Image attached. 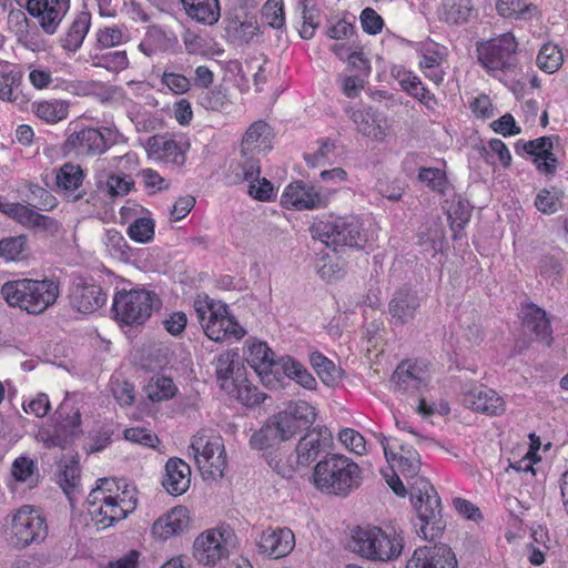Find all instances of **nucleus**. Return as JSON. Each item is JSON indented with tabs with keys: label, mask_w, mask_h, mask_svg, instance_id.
<instances>
[{
	"label": "nucleus",
	"mask_w": 568,
	"mask_h": 568,
	"mask_svg": "<svg viewBox=\"0 0 568 568\" xmlns=\"http://www.w3.org/2000/svg\"><path fill=\"white\" fill-rule=\"evenodd\" d=\"M349 549L372 562H389L397 559L404 549L403 530L393 525L357 526L352 530Z\"/></svg>",
	"instance_id": "nucleus-1"
},
{
	"label": "nucleus",
	"mask_w": 568,
	"mask_h": 568,
	"mask_svg": "<svg viewBox=\"0 0 568 568\" xmlns=\"http://www.w3.org/2000/svg\"><path fill=\"white\" fill-rule=\"evenodd\" d=\"M361 468L351 458L339 454H327L313 473V484L322 493L346 496L361 485Z\"/></svg>",
	"instance_id": "nucleus-2"
},
{
	"label": "nucleus",
	"mask_w": 568,
	"mask_h": 568,
	"mask_svg": "<svg viewBox=\"0 0 568 568\" xmlns=\"http://www.w3.org/2000/svg\"><path fill=\"white\" fill-rule=\"evenodd\" d=\"M1 295L10 306L20 307L29 314L37 315L55 303L59 296V284L52 278L9 281L2 285Z\"/></svg>",
	"instance_id": "nucleus-3"
},
{
	"label": "nucleus",
	"mask_w": 568,
	"mask_h": 568,
	"mask_svg": "<svg viewBox=\"0 0 568 568\" xmlns=\"http://www.w3.org/2000/svg\"><path fill=\"white\" fill-rule=\"evenodd\" d=\"M413 507L419 519V528L415 525L416 532L424 539L439 537L446 527L442 515L440 498L426 478H416L409 488Z\"/></svg>",
	"instance_id": "nucleus-4"
},
{
	"label": "nucleus",
	"mask_w": 568,
	"mask_h": 568,
	"mask_svg": "<svg viewBox=\"0 0 568 568\" xmlns=\"http://www.w3.org/2000/svg\"><path fill=\"white\" fill-rule=\"evenodd\" d=\"M194 311L205 335L215 342L233 337L240 339L245 329L229 314V306L211 300L207 295L197 296L194 301Z\"/></svg>",
	"instance_id": "nucleus-5"
},
{
	"label": "nucleus",
	"mask_w": 568,
	"mask_h": 568,
	"mask_svg": "<svg viewBox=\"0 0 568 568\" xmlns=\"http://www.w3.org/2000/svg\"><path fill=\"white\" fill-rule=\"evenodd\" d=\"M160 306L161 301L155 293L139 288L118 292L113 298L112 311L119 323L138 326L144 324Z\"/></svg>",
	"instance_id": "nucleus-6"
},
{
	"label": "nucleus",
	"mask_w": 568,
	"mask_h": 568,
	"mask_svg": "<svg viewBox=\"0 0 568 568\" xmlns=\"http://www.w3.org/2000/svg\"><path fill=\"white\" fill-rule=\"evenodd\" d=\"M122 134L110 126L82 128L68 135L63 143L67 154L77 156H97L105 153L111 146L119 143Z\"/></svg>",
	"instance_id": "nucleus-7"
},
{
	"label": "nucleus",
	"mask_w": 568,
	"mask_h": 568,
	"mask_svg": "<svg viewBox=\"0 0 568 568\" xmlns=\"http://www.w3.org/2000/svg\"><path fill=\"white\" fill-rule=\"evenodd\" d=\"M312 232L314 239L328 247L332 246L335 252L344 246L362 248L366 242L362 224L354 216L321 221L313 226Z\"/></svg>",
	"instance_id": "nucleus-8"
},
{
	"label": "nucleus",
	"mask_w": 568,
	"mask_h": 568,
	"mask_svg": "<svg viewBox=\"0 0 568 568\" xmlns=\"http://www.w3.org/2000/svg\"><path fill=\"white\" fill-rule=\"evenodd\" d=\"M517 41L511 33L477 43V57L488 72L509 71L516 67Z\"/></svg>",
	"instance_id": "nucleus-9"
},
{
	"label": "nucleus",
	"mask_w": 568,
	"mask_h": 568,
	"mask_svg": "<svg viewBox=\"0 0 568 568\" xmlns=\"http://www.w3.org/2000/svg\"><path fill=\"white\" fill-rule=\"evenodd\" d=\"M195 463L203 479L216 480L224 476L226 456L221 438H207L204 434H196L190 445Z\"/></svg>",
	"instance_id": "nucleus-10"
},
{
	"label": "nucleus",
	"mask_w": 568,
	"mask_h": 568,
	"mask_svg": "<svg viewBox=\"0 0 568 568\" xmlns=\"http://www.w3.org/2000/svg\"><path fill=\"white\" fill-rule=\"evenodd\" d=\"M48 536L45 518L29 505L22 506L12 517L10 540L17 548L42 542Z\"/></svg>",
	"instance_id": "nucleus-11"
},
{
	"label": "nucleus",
	"mask_w": 568,
	"mask_h": 568,
	"mask_svg": "<svg viewBox=\"0 0 568 568\" xmlns=\"http://www.w3.org/2000/svg\"><path fill=\"white\" fill-rule=\"evenodd\" d=\"M334 190L323 189L303 181L288 184L283 194L282 203L296 210H314L325 207Z\"/></svg>",
	"instance_id": "nucleus-12"
},
{
	"label": "nucleus",
	"mask_w": 568,
	"mask_h": 568,
	"mask_svg": "<svg viewBox=\"0 0 568 568\" xmlns=\"http://www.w3.org/2000/svg\"><path fill=\"white\" fill-rule=\"evenodd\" d=\"M57 414L61 422L54 427L53 433L44 439V445L48 448L60 447L64 449L82 433L80 429L81 412L79 408L69 407V404L64 400L59 406Z\"/></svg>",
	"instance_id": "nucleus-13"
},
{
	"label": "nucleus",
	"mask_w": 568,
	"mask_h": 568,
	"mask_svg": "<svg viewBox=\"0 0 568 568\" xmlns=\"http://www.w3.org/2000/svg\"><path fill=\"white\" fill-rule=\"evenodd\" d=\"M246 361L248 365L254 368L266 387L275 388L281 383V359L278 362L274 359V352L266 343H253L248 347Z\"/></svg>",
	"instance_id": "nucleus-14"
},
{
	"label": "nucleus",
	"mask_w": 568,
	"mask_h": 568,
	"mask_svg": "<svg viewBox=\"0 0 568 568\" xmlns=\"http://www.w3.org/2000/svg\"><path fill=\"white\" fill-rule=\"evenodd\" d=\"M225 541L224 532L215 529L206 530L194 540L193 557L203 566L222 564L229 556Z\"/></svg>",
	"instance_id": "nucleus-15"
},
{
	"label": "nucleus",
	"mask_w": 568,
	"mask_h": 568,
	"mask_svg": "<svg viewBox=\"0 0 568 568\" xmlns=\"http://www.w3.org/2000/svg\"><path fill=\"white\" fill-rule=\"evenodd\" d=\"M261 166L258 159L254 156L247 158L243 163H237L235 168V176L230 178V184H239L244 181L248 182V194L258 200L267 201L273 195V184L265 178L260 179Z\"/></svg>",
	"instance_id": "nucleus-16"
},
{
	"label": "nucleus",
	"mask_w": 568,
	"mask_h": 568,
	"mask_svg": "<svg viewBox=\"0 0 568 568\" xmlns=\"http://www.w3.org/2000/svg\"><path fill=\"white\" fill-rule=\"evenodd\" d=\"M26 9L39 20L44 33L53 34L70 9V0H28Z\"/></svg>",
	"instance_id": "nucleus-17"
},
{
	"label": "nucleus",
	"mask_w": 568,
	"mask_h": 568,
	"mask_svg": "<svg viewBox=\"0 0 568 568\" xmlns=\"http://www.w3.org/2000/svg\"><path fill=\"white\" fill-rule=\"evenodd\" d=\"M406 568H457V559L447 545L436 544L415 549Z\"/></svg>",
	"instance_id": "nucleus-18"
},
{
	"label": "nucleus",
	"mask_w": 568,
	"mask_h": 568,
	"mask_svg": "<svg viewBox=\"0 0 568 568\" xmlns=\"http://www.w3.org/2000/svg\"><path fill=\"white\" fill-rule=\"evenodd\" d=\"M69 298L72 308L82 314H91L105 303L106 294L100 285L78 278L70 287Z\"/></svg>",
	"instance_id": "nucleus-19"
},
{
	"label": "nucleus",
	"mask_w": 568,
	"mask_h": 568,
	"mask_svg": "<svg viewBox=\"0 0 568 568\" xmlns=\"http://www.w3.org/2000/svg\"><path fill=\"white\" fill-rule=\"evenodd\" d=\"M523 331L527 335L546 346L552 344V328L546 311L534 303L521 305L520 310Z\"/></svg>",
	"instance_id": "nucleus-20"
},
{
	"label": "nucleus",
	"mask_w": 568,
	"mask_h": 568,
	"mask_svg": "<svg viewBox=\"0 0 568 568\" xmlns=\"http://www.w3.org/2000/svg\"><path fill=\"white\" fill-rule=\"evenodd\" d=\"M552 139L550 136H541L530 141H518L516 143V152L521 151L534 156V163L538 171L544 174L552 175L557 168V158L552 153Z\"/></svg>",
	"instance_id": "nucleus-21"
},
{
	"label": "nucleus",
	"mask_w": 568,
	"mask_h": 568,
	"mask_svg": "<svg viewBox=\"0 0 568 568\" xmlns=\"http://www.w3.org/2000/svg\"><path fill=\"white\" fill-rule=\"evenodd\" d=\"M332 443V435L327 428H313L308 430L296 445L297 463L308 466L325 452Z\"/></svg>",
	"instance_id": "nucleus-22"
},
{
	"label": "nucleus",
	"mask_w": 568,
	"mask_h": 568,
	"mask_svg": "<svg viewBox=\"0 0 568 568\" xmlns=\"http://www.w3.org/2000/svg\"><path fill=\"white\" fill-rule=\"evenodd\" d=\"M136 506V499L132 496L129 500L112 495L103 496L102 504L94 509L90 510V514L97 520L98 524L109 527L116 521L124 519L129 513H131Z\"/></svg>",
	"instance_id": "nucleus-23"
},
{
	"label": "nucleus",
	"mask_w": 568,
	"mask_h": 568,
	"mask_svg": "<svg viewBox=\"0 0 568 568\" xmlns=\"http://www.w3.org/2000/svg\"><path fill=\"white\" fill-rule=\"evenodd\" d=\"M419 306L420 301L417 293L402 287L393 294L388 303V313L396 325H405L414 320Z\"/></svg>",
	"instance_id": "nucleus-24"
},
{
	"label": "nucleus",
	"mask_w": 568,
	"mask_h": 568,
	"mask_svg": "<svg viewBox=\"0 0 568 568\" xmlns=\"http://www.w3.org/2000/svg\"><path fill=\"white\" fill-rule=\"evenodd\" d=\"M190 526L189 510L183 507H174L158 518L152 526V535L162 540L185 532Z\"/></svg>",
	"instance_id": "nucleus-25"
},
{
	"label": "nucleus",
	"mask_w": 568,
	"mask_h": 568,
	"mask_svg": "<svg viewBox=\"0 0 568 568\" xmlns=\"http://www.w3.org/2000/svg\"><path fill=\"white\" fill-rule=\"evenodd\" d=\"M465 407L487 415H500L505 410L504 399L491 388L477 386L463 396Z\"/></svg>",
	"instance_id": "nucleus-26"
},
{
	"label": "nucleus",
	"mask_w": 568,
	"mask_h": 568,
	"mask_svg": "<svg viewBox=\"0 0 568 568\" xmlns=\"http://www.w3.org/2000/svg\"><path fill=\"white\" fill-rule=\"evenodd\" d=\"M295 546V536L290 528L267 529L258 540L260 551L273 558L288 555Z\"/></svg>",
	"instance_id": "nucleus-27"
},
{
	"label": "nucleus",
	"mask_w": 568,
	"mask_h": 568,
	"mask_svg": "<svg viewBox=\"0 0 568 568\" xmlns=\"http://www.w3.org/2000/svg\"><path fill=\"white\" fill-rule=\"evenodd\" d=\"M215 375L221 388L227 393H234L235 382H241L244 366L239 363V354L226 351L220 354L214 361Z\"/></svg>",
	"instance_id": "nucleus-28"
},
{
	"label": "nucleus",
	"mask_w": 568,
	"mask_h": 568,
	"mask_svg": "<svg viewBox=\"0 0 568 568\" xmlns=\"http://www.w3.org/2000/svg\"><path fill=\"white\" fill-rule=\"evenodd\" d=\"M390 74L398 82L402 90L407 94L417 99L429 109H433L434 105H436L437 102L434 94L424 87L420 79L412 71L407 70L403 65H394L390 69Z\"/></svg>",
	"instance_id": "nucleus-29"
},
{
	"label": "nucleus",
	"mask_w": 568,
	"mask_h": 568,
	"mask_svg": "<svg viewBox=\"0 0 568 568\" xmlns=\"http://www.w3.org/2000/svg\"><path fill=\"white\" fill-rule=\"evenodd\" d=\"M190 483V466L180 458H170L165 464V475L162 480L165 490L172 496H180L189 489Z\"/></svg>",
	"instance_id": "nucleus-30"
},
{
	"label": "nucleus",
	"mask_w": 568,
	"mask_h": 568,
	"mask_svg": "<svg viewBox=\"0 0 568 568\" xmlns=\"http://www.w3.org/2000/svg\"><path fill=\"white\" fill-rule=\"evenodd\" d=\"M225 31L231 42L247 44L258 36L260 24L253 16L245 14L243 20L236 16L227 19Z\"/></svg>",
	"instance_id": "nucleus-31"
},
{
	"label": "nucleus",
	"mask_w": 568,
	"mask_h": 568,
	"mask_svg": "<svg viewBox=\"0 0 568 568\" xmlns=\"http://www.w3.org/2000/svg\"><path fill=\"white\" fill-rule=\"evenodd\" d=\"M186 14L199 23L212 26L221 17L219 0H180Z\"/></svg>",
	"instance_id": "nucleus-32"
},
{
	"label": "nucleus",
	"mask_w": 568,
	"mask_h": 568,
	"mask_svg": "<svg viewBox=\"0 0 568 568\" xmlns=\"http://www.w3.org/2000/svg\"><path fill=\"white\" fill-rule=\"evenodd\" d=\"M392 383L394 390L400 394H418L422 386L426 385L424 378L416 374V367H405V364L397 366L392 376Z\"/></svg>",
	"instance_id": "nucleus-33"
},
{
	"label": "nucleus",
	"mask_w": 568,
	"mask_h": 568,
	"mask_svg": "<svg viewBox=\"0 0 568 568\" xmlns=\"http://www.w3.org/2000/svg\"><path fill=\"white\" fill-rule=\"evenodd\" d=\"M83 178V171L79 165L65 163L60 168L55 180L60 189L70 192L69 196L71 201L78 202L84 197L85 192H79L77 194H73V192L82 184Z\"/></svg>",
	"instance_id": "nucleus-34"
},
{
	"label": "nucleus",
	"mask_w": 568,
	"mask_h": 568,
	"mask_svg": "<svg viewBox=\"0 0 568 568\" xmlns=\"http://www.w3.org/2000/svg\"><path fill=\"white\" fill-rule=\"evenodd\" d=\"M394 443L397 444L398 452L396 453L397 467L402 475L406 478H413L416 480L420 470V457L418 452L412 446H407L399 442L397 438H393Z\"/></svg>",
	"instance_id": "nucleus-35"
},
{
	"label": "nucleus",
	"mask_w": 568,
	"mask_h": 568,
	"mask_svg": "<svg viewBox=\"0 0 568 568\" xmlns=\"http://www.w3.org/2000/svg\"><path fill=\"white\" fill-rule=\"evenodd\" d=\"M90 22V13L80 12L69 27L64 38L61 39V45L68 51H77L89 31Z\"/></svg>",
	"instance_id": "nucleus-36"
},
{
	"label": "nucleus",
	"mask_w": 568,
	"mask_h": 568,
	"mask_svg": "<svg viewBox=\"0 0 568 568\" xmlns=\"http://www.w3.org/2000/svg\"><path fill=\"white\" fill-rule=\"evenodd\" d=\"M473 206L462 197L453 199L448 207V220L453 231V240L457 241L462 237V232L471 216Z\"/></svg>",
	"instance_id": "nucleus-37"
},
{
	"label": "nucleus",
	"mask_w": 568,
	"mask_h": 568,
	"mask_svg": "<svg viewBox=\"0 0 568 568\" xmlns=\"http://www.w3.org/2000/svg\"><path fill=\"white\" fill-rule=\"evenodd\" d=\"M284 437L278 426L276 425L273 417H270L267 422L250 438V445L254 449H266L281 442H284Z\"/></svg>",
	"instance_id": "nucleus-38"
},
{
	"label": "nucleus",
	"mask_w": 568,
	"mask_h": 568,
	"mask_svg": "<svg viewBox=\"0 0 568 568\" xmlns=\"http://www.w3.org/2000/svg\"><path fill=\"white\" fill-rule=\"evenodd\" d=\"M28 236L24 234L0 240V257L6 261H23L29 256Z\"/></svg>",
	"instance_id": "nucleus-39"
},
{
	"label": "nucleus",
	"mask_w": 568,
	"mask_h": 568,
	"mask_svg": "<svg viewBox=\"0 0 568 568\" xmlns=\"http://www.w3.org/2000/svg\"><path fill=\"white\" fill-rule=\"evenodd\" d=\"M282 373L294 379L297 384L307 389L316 388V379L313 375L296 359L293 357L286 356L281 358V368Z\"/></svg>",
	"instance_id": "nucleus-40"
},
{
	"label": "nucleus",
	"mask_w": 568,
	"mask_h": 568,
	"mask_svg": "<svg viewBox=\"0 0 568 568\" xmlns=\"http://www.w3.org/2000/svg\"><path fill=\"white\" fill-rule=\"evenodd\" d=\"M310 363L321 381L327 386H334L342 378L341 368L325 357L323 354L315 352L310 356Z\"/></svg>",
	"instance_id": "nucleus-41"
},
{
	"label": "nucleus",
	"mask_w": 568,
	"mask_h": 568,
	"mask_svg": "<svg viewBox=\"0 0 568 568\" xmlns=\"http://www.w3.org/2000/svg\"><path fill=\"white\" fill-rule=\"evenodd\" d=\"M473 10L471 0H445L443 3V16L448 23L466 22Z\"/></svg>",
	"instance_id": "nucleus-42"
},
{
	"label": "nucleus",
	"mask_w": 568,
	"mask_h": 568,
	"mask_svg": "<svg viewBox=\"0 0 568 568\" xmlns=\"http://www.w3.org/2000/svg\"><path fill=\"white\" fill-rule=\"evenodd\" d=\"M562 63L560 49L551 43L544 44L537 55V65L547 73H554Z\"/></svg>",
	"instance_id": "nucleus-43"
},
{
	"label": "nucleus",
	"mask_w": 568,
	"mask_h": 568,
	"mask_svg": "<svg viewBox=\"0 0 568 568\" xmlns=\"http://www.w3.org/2000/svg\"><path fill=\"white\" fill-rule=\"evenodd\" d=\"M267 131L268 125L262 120L255 121L247 128L241 144V152L243 156H247L248 153H253L257 148H260L258 142Z\"/></svg>",
	"instance_id": "nucleus-44"
},
{
	"label": "nucleus",
	"mask_w": 568,
	"mask_h": 568,
	"mask_svg": "<svg viewBox=\"0 0 568 568\" xmlns=\"http://www.w3.org/2000/svg\"><path fill=\"white\" fill-rule=\"evenodd\" d=\"M353 122L356 124L357 130L365 136L373 138L375 140H382L384 132L381 126L376 124L374 116L361 110L353 111L351 115Z\"/></svg>",
	"instance_id": "nucleus-45"
},
{
	"label": "nucleus",
	"mask_w": 568,
	"mask_h": 568,
	"mask_svg": "<svg viewBox=\"0 0 568 568\" xmlns=\"http://www.w3.org/2000/svg\"><path fill=\"white\" fill-rule=\"evenodd\" d=\"M69 104L64 101H44L38 104L36 114L47 122H59L67 118Z\"/></svg>",
	"instance_id": "nucleus-46"
},
{
	"label": "nucleus",
	"mask_w": 568,
	"mask_h": 568,
	"mask_svg": "<svg viewBox=\"0 0 568 568\" xmlns=\"http://www.w3.org/2000/svg\"><path fill=\"white\" fill-rule=\"evenodd\" d=\"M176 387L173 381L165 376L156 377L146 387L148 397L151 402H162L174 397Z\"/></svg>",
	"instance_id": "nucleus-47"
},
{
	"label": "nucleus",
	"mask_w": 568,
	"mask_h": 568,
	"mask_svg": "<svg viewBox=\"0 0 568 568\" xmlns=\"http://www.w3.org/2000/svg\"><path fill=\"white\" fill-rule=\"evenodd\" d=\"M564 192L542 189L535 199L536 209L544 214H554L561 209Z\"/></svg>",
	"instance_id": "nucleus-48"
},
{
	"label": "nucleus",
	"mask_w": 568,
	"mask_h": 568,
	"mask_svg": "<svg viewBox=\"0 0 568 568\" xmlns=\"http://www.w3.org/2000/svg\"><path fill=\"white\" fill-rule=\"evenodd\" d=\"M80 473L81 469L79 462L74 458L69 463H65L60 470L59 485L68 496L78 486L80 481Z\"/></svg>",
	"instance_id": "nucleus-49"
},
{
	"label": "nucleus",
	"mask_w": 568,
	"mask_h": 568,
	"mask_svg": "<svg viewBox=\"0 0 568 568\" xmlns=\"http://www.w3.org/2000/svg\"><path fill=\"white\" fill-rule=\"evenodd\" d=\"M262 18L267 26L281 29L285 23L283 1L267 0L262 8Z\"/></svg>",
	"instance_id": "nucleus-50"
},
{
	"label": "nucleus",
	"mask_w": 568,
	"mask_h": 568,
	"mask_svg": "<svg viewBox=\"0 0 568 568\" xmlns=\"http://www.w3.org/2000/svg\"><path fill=\"white\" fill-rule=\"evenodd\" d=\"M187 149V143L179 144L173 139H166L165 143L162 144V155L160 160L176 166H182L185 163V152Z\"/></svg>",
	"instance_id": "nucleus-51"
},
{
	"label": "nucleus",
	"mask_w": 568,
	"mask_h": 568,
	"mask_svg": "<svg viewBox=\"0 0 568 568\" xmlns=\"http://www.w3.org/2000/svg\"><path fill=\"white\" fill-rule=\"evenodd\" d=\"M128 235L135 242L148 243L154 236V222L152 219H136L129 227Z\"/></svg>",
	"instance_id": "nucleus-52"
},
{
	"label": "nucleus",
	"mask_w": 568,
	"mask_h": 568,
	"mask_svg": "<svg viewBox=\"0 0 568 568\" xmlns=\"http://www.w3.org/2000/svg\"><path fill=\"white\" fill-rule=\"evenodd\" d=\"M134 186V181L128 175L112 173L105 181V191L111 199L126 195Z\"/></svg>",
	"instance_id": "nucleus-53"
},
{
	"label": "nucleus",
	"mask_w": 568,
	"mask_h": 568,
	"mask_svg": "<svg viewBox=\"0 0 568 568\" xmlns=\"http://www.w3.org/2000/svg\"><path fill=\"white\" fill-rule=\"evenodd\" d=\"M129 64L125 51H113L95 57V67L104 68L109 71L119 72Z\"/></svg>",
	"instance_id": "nucleus-54"
},
{
	"label": "nucleus",
	"mask_w": 568,
	"mask_h": 568,
	"mask_svg": "<svg viewBox=\"0 0 568 568\" xmlns=\"http://www.w3.org/2000/svg\"><path fill=\"white\" fill-rule=\"evenodd\" d=\"M285 409L291 410V416L294 417L303 428H308L315 420L316 415L314 407L306 402H291Z\"/></svg>",
	"instance_id": "nucleus-55"
},
{
	"label": "nucleus",
	"mask_w": 568,
	"mask_h": 568,
	"mask_svg": "<svg viewBox=\"0 0 568 568\" xmlns=\"http://www.w3.org/2000/svg\"><path fill=\"white\" fill-rule=\"evenodd\" d=\"M105 245L110 252L113 253L121 261H129L131 257V250L123 235L114 230L106 232Z\"/></svg>",
	"instance_id": "nucleus-56"
},
{
	"label": "nucleus",
	"mask_w": 568,
	"mask_h": 568,
	"mask_svg": "<svg viewBox=\"0 0 568 568\" xmlns=\"http://www.w3.org/2000/svg\"><path fill=\"white\" fill-rule=\"evenodd\" d=\"M234 392H236L237 399L248 407L260 405L266 397L256 386H252L251 384L242 385L240 382H235Z\"/></svg>",
	"instance_id": "nucleus-57"
},
{
	"label": "nucleus",
	"mask_w": 568,
	"mask_h": 568,
	"mask_svg": "<svg viewBox=\"0 0 568 568\" xmlns=\"http://www.w3.org/2000/svg\"><path fill=\"white\" fill-rule=\"evenodd\" d=\"M283 434L285 440L292 438L301 429H304L298 422L291 416V410H282L272 416Z\"/></svg>",
	"instance_id": "nucleus-58"
},
{
	"label": "nucleus",
	"mask_w": 568,
	"mask_h": 568,
	"mask_svg": "<svg viewBox=\"0 0 568 568\" xmlns=\"http://www.w3.org/2000/svg\"><path fill=\"white\" fill-rule=\"evenodd\" d=\"M201 104L209 110L225 111L230 105V101L222 88H215L205 92L201 99Z\"/></svg>",
	"instance_id": "nucleus-59"
},
{
	"label": "nucleus",
	"mask_w": 568,
	"mask_h": 568,
	"mask_svg": "<svg viewBox=\"0 0 568 568\" xmlns=\"http://www.w3.org/2000/svg\"><path fill=\"white\" fill-rule=\"evenodd\" d=\"M124 438L150 448H155L160 443V439L153 432L141 427L125 429Z\"/></svg>",
	"instance_id": "nucleus-60"
},
{
	"label": "nucleus",
	"mask_w": 568,
	"mask_h": 568,
	"mask_svg": "<svg viewBox=\"0 0 568 568\" xmlns=\"http://www.w3.org/2000/svg\"><path fill=\"white\" fill-rule=\"evenodd\" d=\"M60 227L61 225L55 219L37 213L29 229L45 236H54L60 231Z\"/></svg>",
	"instance_id": "nucleus-61"
},
{
	"label": "nucleus",
	"mask_w": 568,
	"mask_h": 568,
	"mask_svg": "<svg viewBox=\"0 0 568 568\" xmlns=\"http://www.w3.org/2000/svg\"><path fill=\"white\" fill-rule=\"evenodd\" d=\"M418 179L434 191L443 192L445 189V173L439 169L422 168Z\"/></svg>",
	"instance_id": "nucleus-62"
},
{
	"label": "nucleus",
	"mask_w": 568,
	"mask_h": 568,
	"mask_svg": "<svg viewBox=\"0 0 568 568\" xmlns=\"http://www.w3.org/2000/svg\"><path fill=\"white\" fill-rule=\"evenodd\" d=\"M6 214L14 219L19 224L29 229L32 224L33 217L38 213L37 211L28 207L20 203H12L6 207Z\"/></svg>",
	"instance_id": "nucleus-63"
},
{
	"label": "nucleus",
	"mask_w": 568,
	"mask_h": 568,
	"mask_svg": "<svg viewBox=\"0 0 568 568\" xmlns=\"http://www.w3.org/2000/svg\"><path fill=\"white\" fill-rule=\"evenodd\" d=\"M338 439L345 447L354 452L355 454L362 455L365 452V439L356 430L352 428H345L339 432Z\"/></svg>",
	"instance_id": "nucleus-64"
}]
</instances>
